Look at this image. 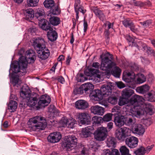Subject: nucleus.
Segmentation results:
<instances>
[{
	"mask_svg": "<svg viewBox=\"0 0 155 155\" xmlns=\"http://www.w3.org/2000/svg\"><path fill=\"white\" fill-rule=\"evenodd\" d=\"M32 45L37 51L38 57L41 60L47 59L49 56V50L46 48L47 42L42 38H36L32 42Z\"/></svg>",
	"mask_w": 155,
	"mask_h": 155,
	"instance_id": "1",
	"label": "nucleus"
},
{
	"mask_svg": "<svg viewBox=\"0 0 155 155\" xmlns=\"http://www.w3.org/2000/svg\"><path fill=\"white\" fill-rule=\"evenodd\" d=\"M24 52V49L23 48H21L18 52V54L21 56L18 61H14L11 65L12 71L15 73L21 72L23 74H25L26 72L27 63L25 57L23 56Z\"/></svg>",
	"mask_w": 155,
	"mask_h": 155,
	"instance_id": "2",
	"label": "nucleus"
},
{
	"mask_svg": "<svg viewBox=\"0 0 155 155\" xmlns=\"http://www.w3.org/2000/svg\"><path fill=\"white\" fill-rule=\"evenodd\" d=\"M112 90L110 86L107 85L103 86L101 90L95 89L92 91L90 95L91 100L95 101L101 100L104 97H106L111 94Z\"/></svg>",
	"mask_w": 155,
	"mask_h": 155,
	"instance_id": "3",
	"label": "nucleus"
},
{
	"mask_svg": "<svg viewBox=\"0 0 155 155\" xmlns=\"http://www.w3.org/2000/svg\"><path fill=\"white\" fill-rule=\"evenodd\" d=\"M28 123V125H31V129L33 130L37 129L43 130L47 127V124L45 119L41 116H37L30 119Z\"/></svg>",
	"mask_w": 155,
	"mask_h": 155,
	"instance_id": "4",
	"label": "nucleus"
},
{
	"mask_svg": "<svg viewBox=\"0 0 155 155\" xmlns=\"http://www.w3.org/2000/svg\"><path fill=\"white\" fill-rule=\"evenodd\" d=\"M101 63L100 69L103 71L110 69L116 65L115 63L111 60L113 59V55L109 53L103 54L100 56Z\"/></svg>",
	"mask_w": 155,
	"mask_h": 155,
	"instance_id": "5",
	"label": "nucleus"
},
{
	"mask_svg": "<svg viewBox=\"0 0 155 155\" xmlns=\"http://www.w3.org/2000/svg\"><path fill=\"white\" fill-rule=\"evenodd\" d=\"M94 88L93 85L90 83H88L81 85L80 87L74 90V92L75 94H77L84 95L89 94L90 96Z\"/></svg>",
	"mask_w": 155,
	"mask_h": 155,
	"instance_id": "6",
	"label": "nucleus"
},
{
	"mask_svg": "<svg viewBox=\"0 0 155 155\" xmlns=\"http://www.w3.org/2000/svg\"><path fill=\"white\" fill-rule=\"evenodd\" d=\"M31 91L27 86H23L20 92V95L23 99L31 98L38 101L40 97L38 94L35 92L30 93Z\"/></svg>",
	"mask_w": 155,
	"mask_h": 155,
	"instance_id": "7",
	"label": "nucleus"
},
{
	"mask_svg": "<svg viewBox=\"0 0 155 155\" xmlns=\"http://www.w3.org/2000/svg\"><path fill=\"white\" fill-rule=\"evenodd\" d=\"M77 139L75 136L68 135L65 137L62 146L67 151H70L72 147L77 144Z\"/></svg>",
	"mask_w": 155,
	"mask_h": 155,
	"instance_id": "8",
	"label": "nucleus"
},
{
	"mask_svg": "<svg viewBox=\"0 0 155 155\" xmlns=\"http://www.w3.org/2000/svg\"><path fill=\"white\" fill-rule=\"evenodd\" d=\"M129 131V128L126 127L118 128L115 131V137L118 140L123 141L130 136Z\"/></svg>",
	"mask_w": 155,
	"mask_h": 155,
	"instance_id": "9",
	"label": "nucleus"
},
{
	"mask_svg": "<svg viewBox=\"0 0 155 155\" xmlns=\"http://www.w3.org/2000/svg\"><path fill=\"white\" fill-rule=\"evenodd\" d=\"M107 128L104 127L97 128L94 133L95 138L99 141L105 140L107 136Z\"/></svg>",
	"mask_w": 155,
	"mask_h": 155,
	"instance_id": "10",
	"label": "nucleus"
},
{
	"mask_svg": "<svg viewBox=\"0 0 155 155\" xmlns=\"http://www.w3.org/2000/svg\"><path fill=\"white\" fill-rule=\"evenodd\" d=\"M117 107H114L112 109V113H114L113 114L114 121L115 125L119 127L122 126L124 124V117L123 116L120 115L118 114L117 111Z\"/></svg>",
	"mask_w": 155,
	"mask_h": 155,
	"instance_id": "11",
	"label": "nucleus"
},
{
	"mask_svg": "<svg viewBox=\"0 0 155 155\" xmlns=\"http://www.w3.org/2000/svg\"><path fill=\"white\" fill-rule=\"evenodd\" d=\"M51 101V97L48 95L45 94L41 95L38 102V105L36 106L37 110L44 108L45 106H48L50 103Z\"/></svg>",
	"mask_w": 155,
	"mask_h": 155,
	"instance_id": "12",
	"label": "nucleus"
},
{
	"mask_svg": "<svg viewBox=\"0 0 155 155\" xmlns=\"http://www.w3.org/2000/svg\"><path fill=\"white\" fill-rule=\"evenodd\" d=\"M142 97L141 96L139 95H135L133 96L128 101L127 107V106H130L131 107L138 106V103L142 101Z\"/></svg>",
	"mask_w": 155,
	"mask_h": 155,
	"instance_id": "13",
	"label": "nucleus"
},
{
	"mask_svg": "<svg viewBox=\"0 0 155 155\" xmlns=\"http://www.w3.org/2000/svg\"><path fill=\"white\" fill-rule=\"evenodd\" d=\"M138 142V138L134 136L128 137L125 139L126 144L130 148L136 147L137 146Z\"/></svg>",
	"mask_w": 155,
	"mask_h": 155,
	"instance_id": "14",
	"label": "nucleus"
},
{
	"mask_svg": "<svg viewBox=\"0 0 155 155\" xmlns=\"http://www.w3.org/2000/svg\"><path fill=\"white\" fill-rule=\"evenodd\" d=\"M61 138V135L60 132H54L51 133L48 136V141L51 143H55L59 142Z\"/></svg>",
	"mask_w": 155,
	"mask_h": 155,
	"instance_id": "15",
	"label": "nucleus"
},
{
	"mask_svg": "<svg viewBox=\"0 0 155 155\" xmlns=\"http://www.w3.org/2000/svg\"><path fill=\"white\" fill-rule=\"evenodd\" d=\"M78 120L82 124H88L91 122V118L87 114L81 113L78 115Z\"/></svg>",
	"mask_w": 155,
	"mask_h": 155,
	"instance_id": "16",
	"label": "nucleus"
},
{
	"mask_svg": "<svg viewBox=\"0 0 155 155\" xmlns=\"http://www.w3.org/2000/svg\"><path fill=\"white\" fill-rule=\"evenodd\" d=\"M36 53L33 50L29 49L26 51L25 58L29 61V63H34L36 59Z\"/></svg>",
	"mask_w": 155,
	"mask_h": 155,
	"instance_id": "17",
	"label": "nucleus"
},
{
	"mask_svg": "<svg viewBox=\"0 0 155 155\" xmlns=\"http://www.w3.org/2000/svg\"><path fill=\"white\" fill-rule=\"evenodd\" d=\"M91 9L96 16L101 21H103L105 19V15L103 10H101L97 7L94 6L92 7Z\"/></svg>",
	"mask_w": 155,
	"mask_h": 155,
	"instance_id": "18",
	"label": "nucleus"
},
{
	"mask_svg": "<svg viewBox=\"0 0 155 155\" xmlns=\"http://www.w3.org/2000/svg\"><path fill=\"white\" fill-rule=\"evenodd\" d=\"M89 106L88 103L86 101L80 100L75 103V107L76 108L81 110H84L87 108Z\"/></svg>",
	"mask_w": 155,
	"mask_h": 155,
	"instance_id": "19",
	"label": "nucleus"
},
{
	"mask_svg": "<svg viewBox=\"0 0 155 155\" xmlns=\"http://www.w3.org/2000/svg\"><path fill=\"white\" fill-rule=\"evenodd\" d=\"M38 23L41 28L45 31H47L52 28L51 27L50 23L45 19L39 21Z\"/></svg>",
	"mask_w": 155,
	"mask_h": 155,
	"instance_id": "20",
	"label": "nucleus"
},
{
	"mask_svg": "<svg viewBox=\"0 0 155 155\" xmlns=\"http://www.w3.org/2000/svg\"><path fill=\"white\" fill-rule=\"evenodd\" d=\"M132 130L134 133L140 135H142L145 132V128L140 124H135L133 126Z\"/></svg>",
	"mask_w": 155,
	"mask_h": 155,
	"instance_id": "21",
	"label": "nucleus"
},
{
	"mask_svg": "<svg viewBox=\"0 0 155 155\" xmlns=\"http://www.w3.org/2000/svg\"><path fill=\"white\" fill-rule=\"evenodd\" d=\"M91 109V112L95 114L102 115L104 112V108L98 105L92 106Z\"/></svg>",
	"mask_w": 155,
	"mask_h": 155,
	"instance_id": "22",
	"label": "nucleus"
},
{
	"mask_svg": "<svg viewBox=\"0 0 155 155\" xmlns=\"http://www.w3.org/2000/svg\"><path fill=\"white\" fill-rule=\"evenodd\" d=\"M47 37L48 39L51 41H54L56 40L58 38V34L53 28L49 30L47 32Z\"/></svg>",
	"mask_w": 155,
	"mask_h": 155,
	"instance_id": "23",
	"label": "nucleus"
},
{
	"mask_svg": "<svg viewBox=\"0 0 155 155\" xmlns=\"http://www.w3.org/2000/svg\"><path fill=\"white\" fill-rule=\"evenodd\" d=\"M138 106L130 107L129 110V112L130 114L132 117H139L141 115L140 109L138 108Z\"/></svg>",
	"mask_w": 155,
	"mask_h": 155,
	"instance_id": "24",
	"label": "nucleus"
},
{
	"mask_svg": "<svg viewBox=\"0 0 155 155\" xmlns=\"http://www.w3.org/2000/svg\"><path fill=\"white\" fill-rule=\"evenodd\" d=\"M61 10L59 7L56 4L50 10L48 16H52V15H58L60 14Z\"/></svg>",
	"mask_w": 155,
	"mask_h": 155,
	"instance_id": "25",
	"label": "nucleus"
},
{
	"mask_svg": "<svg viewBox=\"0 0 155 155\" xmlns=\"http://www.w3.org/2000/svg\"><path fill=\"white\" fill-rule=\"evenodd\" d=\"M134 93V91L133 90L129 88H126L122 91V96L128 99Z\"/></svg>",
	"mask_w": 155,
	"mask_h": 155,
	"instance_id": "26",
	"label": "nucleus"
},
{
	"mask_svg": "<svg viewBox=\"0 0 155 155\" xmlns=\"http://www.w3.org/2000/svg\"><path fill=\"white\" fill-rule=\"evenodd\" d=\"M136 77L134 72H128L126 74L124 80L126 82L129 83V84L130 85L132 81L136 78Z\"/></svg>",
	"mask_w": 155,
	"mask_h": 155,
	"instance_id": "27",
	"label": "nucleus"
},
{
	"mask_svg": "<svg viewBox=\"0 0 155 155\" xmlns=\"http://www.w3.org/2000/svg\"><path fill=\"white\" fill-rule=\"evenodd\" d=\"M25 18L28 20H32L34 17V11L32 8L27 9L25 12Z\"/></svg>",
	"mask_w": 155,
	"mask_h": 155,
	"instance_id": "28",
	"label": "nucleus"
},
{
	"mask_svg": "<svg viewBox=\"0 0 155 155\" xmlns=\"http://www.w3.org/2000/svg\"><path fill=\"white\" fill-rule=\"evenodd\" d=\"M11 78L12 83L14 86H16L17 87H18V86H19L22 83L21 81L19 80L18 76L12 74Z\"/></svg>",
	"mask_w": 155,
	"mask_h": 155,
	"instance_id": "29",
	"label": "nucleus"
},
{
	"mask_svg": "<svg viewBox=\"0 0 155 155\" xmlns=\"http://www.w3.org/2000/svg\"><path fill=\"white\" fill-rule=\"evenodd\" d=\"M18 104L16 102L13 100H10L8 105V110H11V112H15L17 107Z\"/></svg>",
	"mask_w": 155,
	"mask_h": 155,
	"instance_id": "30",
	"label": "nucleus"
},
{
	"mask_svg": "<svg viewBox=\"0 0 155 155\" xmlns=\"http://www.w3.org/2000/svg\"><path fill=\"white\" fill-rule=\"evenodd\" d=\"M113 67L111 71V74L115 77L119 78L121 74V69L117 66Z\"/></svg>",
	"mask_w": 155,
	"mask_h": 155,
	"instance_id": "31",
	"label": "nucleus"
},
{
	"mask_svg": "<svg viewBox=\"0 0 155 155\" xmlns=\"http://www.w3.org/2000/svg\"><path fill=\"white\" fill-rule=\"evenodd\" d=\"M149 87L148 85L145 84L141 86L137 87L136 91L138 93L142 94H146V92L149 90Z\"/></svg>",
	"mask_w": 155,
	"mask_h": 155,
	"instance_id": "32",
	"label": "nucleus"
},
{
	"mask_svg": "<svg viewBox=\"0 0 155 155\" xmlns=\"http://www.w3.org/2000/svg\"><path fill=\"white\" fill-rule=\"evenodd\" d=\"M49 21L50 24L54 26H57L60 23L61 21L58 17L55 16H50Z\"/></svg>",
	"mask_w": 155,
	"mask_h": 155,
	"instance_id": "33",
	"label": "nucleus"
},
{
	"mask_svg": "<svg viewBox=\"0 0 155 155\" xmlns=\"http://www.w3.org/2000/svg\"><path fill=\"white\" fill-rule=\"evenodd\" d=\"M136 83L138 84H142L146 81L145 76L143 74L139 73L136 75Z\"/></svg>",
	"mask_w": 155,
	"mask_h": 155,
	"instance_id": "34",
	"label": "nucleus"
},
{
	"mask_svg": "<svg viewBox=\"0 0 155 155\" xmlns=\"http://www.w3.org/2000/svg\"><path fill=\"white\" fill-rule=\"evenodd\" d=\"M45 15V12L44 10L42 8H38L35 14V16L39 21L44 19L42 17L44 16Z\"/></svg>",
	"mask_w": 155,
	"mask_h": 155,
	"instance_id": "35",
	"label": "nucleus"
},
{
	"mask_svg": "<svg viewBox=\"0 0 155 155\" xmlns=\"http://www.w3.org/2000/svg\"><path fill=\"white\" fill-rule=\"evenodd\" d=\"M144 100L151 102L155 101V95H153L151 93H147L144 95Z\"/></svg>",
	"mask_w": 155,
	"mask_h": 155,
	"instance_id": "36",
	"label": "nucleus"
},
{
	"mask_svg": "<svg viewBox=\"0 0 155 155\" xmlns=\"http://www.w3.org/2000/svg\"><path fill=\"white\" fill-rule=\"evenodd\" d=\"M43 5L45 8L50 9L55 4L54 0H45Z\"/></svg>",
	"mask_w": 155,
	"mask_h": 155,
	"instance_id": "37",
	"label": "nucleus"
},
{
	"mask_svg": "<svg viewBox=\"0 0 155 155\" xmlns=\"http://www.w3.org/2000/svg\"><path fill=\"white\" fill-rule=\"evenodd\" d=\"M92 121L93 125L99 126L103 122L102 118L100 117L94 116L92 118Z\"/></svg>",
	"mask_w": 155,
	"mask_h": 155,
	"instance_id": "38",
	"label": "nucleus"
},
{
	"mask_svg": "<svg viewBox=\"0 0 155 155\" xmlns=\"http://www.w3.org/2000/svg\"><path fill=\"white\" fill-rule=\"evenodd\" d=\"M107 144L108 147L114 148L116 147V140L113 137H109L107 139Z\"/></svg>",
	"mask_w": 155,
	"mask_h": 155,
	"instance_id": "39",
	"label": "nucleus"
},
{
	"mask_svg": "<svg viewBox=\"0 0 155 155\" xmlns=\"http://www.w3.org/2000/svg\"><path fill=\"white\" fill-rule=\"evenodd\" d=\"M154 107L152 105L149 104L146 105L144 109V110L147 114L152 115L154 113Z\"/></svg>",
	"mask_w": 155,
	"mask_h": 155,
	"instance_id": "40",
	"label": "nucleus"
},
{
	"mask_svg": "<svg viewBox=\"0 0 155 155\" xmlns=\"http://www.w3.org/2000/svg\"><path fill=\"white\" fill-rule=\"evenodd\" d=\"M150 4L149 1L142 2L141 1H133L132 3L133 5L135 6L139 7L140 8L143 7L147 5H150Z\"/></svg>",
	"mask_w": 155,
	"mask_h": 155,
	"instance_id": "41",
	"label": "nucleus"
},
{
	"mask_svg": "<svg viewBox=\"0 0 155 155\" xmlns=\"http://www.w3.org/2000/svg\"><path fill=\"white\" fill-rule=\"evenodd\" d=\"M127 39L128 41L129 46H130L131 47H137L139 50H140V47L134 42V40L133 38L130 36H129L128 37H127Z\"/></svg>",
	"mask_w": 155,
	"mask_h": 155,
	"instance_id": "42",
	"label": "nucleus"
},
{
	"mask_svg": "<svg viewBox=\"0 0 155 155\" xmlns=\"http://www.w3.org/2000/svg\"><path fill=\"white\" fill-rule=\"evenodd\" d=\"M135 120L133 117H124V124L127 126L132 125L135 122Z\"/></svg>",
	"mask_w": 155,
	"mask_h": 155,
	"instance_id": "43",
	"label": "nucleus"
},
{
	"mask_svg": "<svg viewBox=\"0 0 155 155\" xmlns=\"http://www.w3.org/2000/svg\"><path fill=\"white\" fill-rule=\"evenodd\" d=\"M146 150L144 147L141 146L135 150L134 153L136 155H144L146 153Z\"/></svg>",
	"mask_w": 155,
	"mask_h": 155,
	"instance_id": "44",
	"label": "nucleus"
},
{
	"mask_svg": "<svg viewBox=\"0 0 155 155\" xmlns=\"http://www.w3.org/2000/svg\"><path fill=\"white\" fill-rule=\"evenodd\" d=\"M107 101L112 104H115L117 103V98L113 94L109 96L107 99Z\"/></svg>",
	"mask_w": 155,
	"mask_h": 155,
	"instance_id": "45",
	"label": "nucleus"
},
{
	"mask_svg": "<svg viewBox=\"0 0 155 155\" xmlns=\"http://www.w3.org/2000/svg\"><path fill=\"white\" fill-rule=\"evenodd\" d=\"M81 133L82 137L85 138L91 136L92 134L91 132L88 131L85 127L82 129Z\"/></svg>",
	"mask_w": 155,
	"mask_h": 155,
	"instance_id": "46",
	"label": "nucleus"
},
{
	"mask_svg": "<svg viewBox=\"0 0 155 155\" xmlns=\"http://www.w3.org/2000/svg\"><path fill=\"white\" fill-rule=\"evenodd\" d=\"M27 100V105L29 107H32L35 106L37 103L38 101L31 98H26Z\"/></svg>",
	"mask_w": 155,
	"mask_h": 155,
	"instance_id": "47",
	"label": "nucleus"
},
{
	"mask_svg": "<svg viewBox=\"0 0 155 155\" xmlns=\"http://www.w3.org/2000/svg\"><path fill=\"white\" fill-rule=\"evenodd\" d=\"M114 113H113L112 114L108 113L106 114L102 118V120L106 122H108L111 120H112V117H114Z\"/></svg>",
	"mask_w": 155,
	"mask_h": 155,
	"instance_id": "48",
	"label": "nucleus"
},
{
	"mask_svg": "<svg viewBox=\"0 0 155 155\" xmlns=\"http://www.w3.org/2000/svg\"><path fill=\"white\" fill-rule=\"evenodd\" d=\"M122 23L124 25L126 28H129L131 25H133V24H134L132 21L129 18L124 19L122 21Z\"/></svg>",
	"mask_w": 155,
	"mask_h": 155,
	"instance_id": "49",
	"label": "nucleus"
},
{
	"mask_svg": "<svg viewBox=\"0 0 155 155\" xmlns=\"http://www.w3.org/2000/svg\"><path fill=\"white\" fill-rule=\"evenodd\" d=\"M39 0H27V5L29 7H35L38 4Z\"/></svg>",
	"mask_w": 155,
	"mask_h": 155,
	"instance_id": "50",
	"label": "nucleus"
},
{
	"mask_svg": "<svg viewBox=\"0 0 155 155\" xmlns=\"http://www.w3.org/2000/svg\"><path fill=\"white\" fill-rule=\"evenodd\" d=\"M77 80L78 82H83L87 79L82 73H78L77 75Z\"/></svg>",
	"mask_w": 155,
	"mask_h": 155,
	"instance_id": "51",
	"label": "nucleus"
},
{
	"mask_svg": "<svg viewBox=\"0 0 155 155\" xmlns=\"http://www.w3.org/2000/svg\"><path fill=\"white\" fill-rule=\"evenodd\" d=\"M110 34V31L108 29H105L104 32V35L105 37L106 42L107 43H109L110 41L109 37Z\"/></svg>",
	"mask_w": 155,
	"mask_h": 155,
	"instance_id": "52",
	"label": "nucleus"
},
{
	"mask_svg": "<svg viewBox=\"0 0 155 155\" xmlns=\"http://www.w3.org/2000/svg\"><path fill=\"white\" fill-rule=\"evenodd\" d=\"M128 99L125 98L124 97L122 96L119 102V104L120 106H122L125 104H128Z\"/></svg>",
	"mask_w": 155,
	"mask_h": 155,
	"instance_id": "53",
	"label": "nucleus"
},
{
	"mask_svg": "<svg viewBox=\"0 0 155 155\" xmlns=\"http://www.w3.org/2000/svg\"><path fill=\"white\" fill-rule=\"evenodd\" d=\"M80 0H75L74 5V8L75 11H77L79 10L80 8L82 7V6L80 4Z\"/></svg>",
	"mask_w": 155,
	"mask_h": 155,
	"instance_id": "54",
	"label": "nucleus"
},
{
	"mask_svg": "<svg viewBox=\"0 0 155 155\" xmlns=\"http://www.w3.org/2000/svg\"><path fill=\"white\" fill-rule=\"evenodd\" d=\"M76 123V121L74 120L69 119L67 126L69 128H73L74 127Z\"/></svg>",
	"mask_w": 155,
	"mask_h": 155,
	"instance_id": "55",
	"label": "nucleus"
},
{
	"mask_svg": "<svg viewBox=\"0 0 155 155\" xmlns=\"http://www.w3.org/2000/svg\"><path fill=\"white\" fill-rule=\"evenodd\" d=\"M140 23L144 27L147 28L152 23L151 20H147L146 21L140 22Z\"/></svg>",
	"mask_w": 155,
	"mask_h": 155,
	"instance_id": "56",
	"label": "nucleus"
},
{
	"mask_svg": "<svg viewBox=\"0 0 155 155\" xmlns=\"http://www.w3.org/2000/svg\"><path fill=\"white\" fill-rule=\"evenodd\" d=\"M69 120V119H68L67 117H64L62 118L61 121L63 124L66 125L67 126Z\"/></svg>",
	"mask_w": 155,
	"mask_h": 155,
	"instance_id": "57",
	"label": "nucleus"
},
{
	"mask_svg": "<svg viewBox=\"0 0 155 155\" xmlns=\"http://www.w3.org/2000/svg\"><path fill=\"white\" fill-rule=\"evenodd\" d=\"M78 147L80 149H81V150H82L81 151V154L84 155L85 154V151L86 150V148H85L84 147V146L82 144H80V145H79Z\"/></svg>",
	"mask_w": 155,
	"mask_h": 155,
	"instance_id": "58",
	"label": "nucleus"
},
{
	"mask_svg": "<svg viewBox=\"0 0 155 155\" xmlns=\"http://www.w3.org/2000/svg\"><path fill=\"white\" fill-rule=\"evenodd\" d=\"M61 84H64L65 82V80L64 78L62 76H58L56 79Z\"/></svg>",
	"mask_w": 155,
	"mask_h": 155,
	"instance_id": "59",
	"label": "nucleus"
},
{
	"mask_svg": "<svg viewBox=\"0 0 155 155\" xmlns=\"http://www.w3.org/2000/svg\"><path fill=\"white\" fill-rule=\"evenodd\" d=\"M116 83L117 87L120 89L123 88L125 87V84L121 81L117 82Z\"/></svg>",
	"mask_w": 155,
	"mask_h": 155,
	"instance_id": "60",
	"label": "nucleus"
},
{
	"mask_svg": "<svg viewBox=\"0 0 155 155\" xmlns=\"http://www.w3.org/2000/svg\"><path fill=\"white\" fill-rule=\"evenodd\" d=\"M111 155H120L118 150L115 149H112L111 151Z\"/></svg>",
	"mask_w": 155,
	"mask_h": 155,
	"instance_id": "61",
	"label": "nucleus"
},
{
	"mask_svg": "<svg viewBox=\"0 0 155 155\" xmlns=\"http://www.w3.org/2000/svg\"><path fill=\"white\" fill-rule=\"evenodd\" d=\"M84 73L87 76H92L91 73L89 68H87L84 71Z\"/></svg>",
	"mask_w": 155,
	"mask_h": 155,
	"instance_id": "62",
	"label": "nucleus"
},
{
	"mask_svg": "<svg viewBox=\"0 0 155 155\" xmlns=\"http://www.w3.org/2000/svg\"><path fill=\"white\" fill-rule=\"evenodd\" d=\"M84 32H86L88 28V25L87 22L85 20V19L84 20Z\"/></svg>",
	"mask_w": 155,
	"mask_h": 155,
	"instance_id": "63",
	"label": "nucleus"
},
{
	"mask_svg": "<svg viewBox=\"0 0 155 155\" xmlns=\"http://www.w3.org/2000/svg\"><path fill=\"white\" fill-rule=\"evenodd\" d=\"M111 151L109 149L104 150L102 154V155H111Z\"/></svg>",
	"mask_w": 155,
	"mask_h": 155,
	"instance_id": "64",
	"label": "nucleus"
}]
</instances>
